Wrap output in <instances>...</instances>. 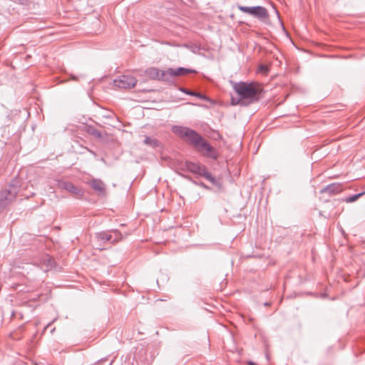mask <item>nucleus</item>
Wrapping results in <instances>:
<instances>
[{"label":"nucleus","instance_id":"13","mask_svg":"<svg viewBox=\"0 0 365 365\" xmlns=\"http://www.w3.org/2000/svg\"><path fill=\"white\" fill-rule=\"evenodd\" d=\"M110 234L112 236V243H115L123 240V234L118 231V230H109Z\"/></svg>","mask_w":365,"mask_h":365},{"label":"nucleus","instance_id":"10","mask_svg":"<svg viewBox=\"0 0 365 365\" xmlns=\"http://www.w3.org/2000/svg\"><path fill=\"white\" fill-rule=\"evenodd\" d=\"M95 237L96 240L102 243L110 242L112 243V236L109 232V230L102 231L99 232H96L95 234Z\"/></svg>","mask_w":365,"mask_h":365},{"label":"nucleus","instance_id":"4","mask_svg":"<svg viewBox=\"0 0 365 365\" xmlns=\"http://www.w3.org/2000/svg\"><path fill=\"white\" fill-rule=\"evenodd\" d=\"M238 9L241 11L259 19L263 21H267L269 19V14L267 9L262 6L247 7L238 6Z\"/></svg>","mask_w":365,"mask_h":365},{"label":"nucleus","instance_id":"8","mask_svg":"<svg viewBox=\"0 0 365 365\" xmlns=\"http://www.w3.org/2000/svg\"><path fill=\"white\" fill-rule=\"evenodd\" d=\"M88 185L95 190L99 196H104L106 195V185L100 179H91L88 182Z\"/></svg>","mask_w":365,"mask_h":365},{"label":"nucleus","instance_id":"12","mask_svg":"<svg viewBox=\"0 0 365 365\" xmlns=\"http://www.w3.org/2000/svg\"><path fill=\"white\" fill-rule=\"evenodd\" d=\"M168 73L173 76H182V75H185L189 73H195V71L194 70H191V69L179 68L175 70L170 69Z\"/></svg>","mask_w":365,"mask_h":365},{"label":"nucleus","instance_id":"22","mask_svg":"<svg viewBox=\"0 0 365 365\" xmlns=\"http://www.w3.org/2000/svg\"><path fill=\"white\" fill-rule=\"evenodd\" d=\"M56 320V318L51 321L50 323L47 324V327L50 326L52 323H53Z\"/></svg>","mask_w":365,"mask_h":365},{"label":"nucleus","instance_id":"9","mask_svg":"<svg viewBox=\"0 0 365 365\" xmlns=\"http://www.w3.org/2000/svg\"><path fill=\"white\" fill-rule=\"evenodd\" d=\"M40 269L46 272L56 267L53 258L49 255H46L41 260Z\"/></svg>","mask_w":365,"mask_h":365},{"label":"nucleus","instance_id":"3","mask_svg":"<svg viewBox=\"0 0 365 365\" xmlns=\"http://www.w3.org/2000/svg\"><path fill=\"white\" fill-rule=\"evenodd\" d=\"M234 88L241 99L248 100L249 102L257 101L262 90L258 84L242 82L235 84Z\"/></svg>","mask_w":365,"mask_h":365},{"label":"nucleus","instance_id":"24","mask_svg":"<svg viewBox=\"0 0 365 365\" xmlns=\"http://www.w3.org/2000/svg\"><path fill=\"white\" fill-rule=\"evenodd\" d=\"M188 93L190 94V95H192V96H194V94H195L194 92H189Z\"/></svg>","mask_w":365,"mask_h":365},{"label":"nucleus","instance_id":"17","mask_svg":"<svg viewBox=\"0 0 365 365\" xmlns=\"http://www.w3.org/2000/svg\"><path fill=\"white\" fill-rule=\"evenodd\" d=\"M363 195V193H359V194H356V195H352L348 198H346L345 200V202H353L354 201H356V200H358L361 195Z\"/></svg>","mask_w":365,"mask_h":365},{"label":"nucleus","instance_id":"19","mask_svg":"<svg viewBox=\"0 0 365 365\" xmlns=\"http://www.w3.org/2000/svg\"><path fill=\"white\" fill-rule=\"evenodd\" d=\"M71 78L73 81H78V77L75 75H71Z\"/></svg>","mask_w":365,"mask_h":365},{"label":"nucleus","instance_id":"1","mask_svg":"<svg viewBox=\"0 0 365 365\" xmlns=\"http://www.w3.org/2000/svg\"><path fill=\"white\" fill-rule=\"evenodd\" d=\"M173 132L187 142L194 145L203 155L215 158L213 148L195 131L183 127H174Z\"/></svg>","mask_w":365,"mask_h":365},{"label":"nucleus","instance_id":"20","mask_svg":"<svg viewBox=\"0 0 365 365\" xmlns=\"http://www.w3.org/2000/svg\"><path fill=\"white\" fill-rule=\"evenodd\" d=\"M194 96H197V97H199L200 98H205L204 96H202V95H201L200 93H195Z\"/></svg>","mask_w":365,"mask_h":365},{"label":"nucleus","instance_id":"11","mask_svg":"<svg viewBox=\"0 0 365 365\" xmlns=\"http://www.w3.org/2000/svg\"><path fill=\"white\" fill-rule=\"evenodd\" d=\"M144 76L150 79H156L159 76V70L156 68H148L143 71Z\"/></svg>","mask_w":365,"mask_h":365},{"label":"nucleus","instance_id":"15","mask_svg":"<svg viewBox=\"0 0 365 365\" xmlns=\"http://www.w3.org/2000/svg\"><path fill=\"white\" fill-rule=\"evenodd\" d=\"M143 142L145 144L148 145L152 148H157L159 145L158 140L150 136H146Z\"/></svg>","mask_w":365,"mask_h":365},{"label":"nucleus","instance_id":"2","mask_svg":"<svg viewBox=\"0 0 365 365\" xmlns=\"http://www.w3.org/2000/svg\"><path fill=\"white\" fill-rule=\"evenodd\" d=\"M21 180L19 178L11 180L10 183L0 192V212L9 205L20 191Z\"/></svg>","mask_w":365,"mask_h":365},{"label":"nucleus","instance_id":"23","mask_svg":"<svg viewBox=\"0 0 365 365\" xmlns=\"http://www.w3.org/2000/svg\"><path fill=\"white\" fill-rule=\"evenodd\" d=\"M88 150L89 152H91V153H92L93 155H96V153H95L94 151L91 150H88Z\"/></svg>","mask_w":365,"mask_h":365},{"label":"nucleus","instance_id":"18","mask_svg":"<svg viewBox=\"0 0 365 365\" xmlns=\"http://www.w3.org/2000/svg\"><path fill=\"white\" fill-rule=\"evenodd\" d=\"M259 71L262 73H263L264 74H266L268 71V67L267 66H264V65H260L259 66Z\"/></svg>","mask_w":365,"mask_h":365},{"label":"nucleus","instance_id":"5","mask_svg":"<svg viewBox=\"0 0 365 365\" xmlns=\"http://www.w3.org/2000/svg\"><path fill=\"white\" fill-rule=\"evenodd\" d=\"M113 83L115 86L120 88H131L136 85L137 80L133 76L123 75L120 78L115 79Z\"/></svg>","mask_w":365,"mask_h":365},{"label":"nucleus","instance_id":"6","mask_svg":"<svg viewBox=\"0 0 365 365\" xmlns=\"http://www.w3.org/2000/svg\"><path fill=\"white\" fill-rule=\"evenodd\" d=\"M185 167L190 172L203 175L210 181L214 182V178L205 170L204 167L192 162H186Z\"/></svg>","mask_w":365,"mask_h":365},{"label":"nucleus","instance_id":"21","mask_svg":"<svg viewBox=\"0 0 365 365\" xmlns=\"http://www.w3.org/2000/svg\"><path fill=\"white\" fill-rule=\"evenodd\" d=\"M194 96H197V97H199L200 98H205L204 96H202V95H201L200 93H195Z\"/></svg>","mask_w":365,"mask_h":365},{"label":"nucleus","instance_id":"25","mask_svg":"<svg viewBox=\"0 0 365 365\" xmlns=\"http://www.w3.org/2000/svg\"><path fill=\"white\" fill-rule=\"evenodd\" d=\"M111 364H112V362H110V363L109 364V365H111Z\"/></svg>","mask_w":365,"mask_h":365},{"label":"nucleus","instance_id":"16","mask_svg":"<svg viewBox=\"0 0 365 365\" xmlns=\"http://www.w3.org/2000/svg\"><path fill=\"white\" fill-rule=\"evenodd\" d=\"M87 132L98 138H102V133L99 130H97L94 127L90 126L87 128Z\"/></svg>","mask_w":365,"mask_h":365},{"label":"nucleus","instance_id":"7","mask_svg":"<svg viewBox=\"0 0 365 365\" xmlns=\"http://www.w3.org/2000/svg\"><path fill=\"white\" fill-rule=\"evenodd\" d=\"M58 185L60 188L64 189L68 192L73 194L74 196L81 197L83 195V190L77 187L73 183L68 181H58Z\"/></svg>","mask_w":365,"mask_h":365},{"label":"nucleus","instance_id":"14","mask_svg":"<svg viewBox=\"0 0 365 365\" xmlns=\"http://www.w3.org/2000/svg\"><path fill=\"white\" fill-rule=\"evenodd\" d=\"M342 190L341 186L340 185H331L323 190V192H327L329 193L335 194L339 193Z\"/></svg>","mask_w":365,"mask_h":365}]
</instances>
